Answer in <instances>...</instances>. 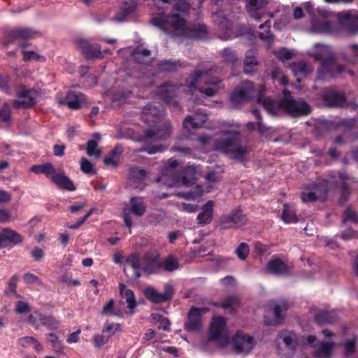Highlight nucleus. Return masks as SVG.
I'll list each match as a JSON object with an SVG mask.
<instances>
[{"label": "nucleus", "instance_id": "obj_1", "mask_svg": "<svg viewBox=\"0 0 358 358\" xmlns=\"http://www.w3.org/2000/svg\"><path fill=\"white\" fill-rule=\"evenodd\" d=\"M151 22L172 37L193 40H204L208 37L205 24H188L187 20L178 13L166 14L161 12L152 18Z\"/></svg>", "mask_w": 358, "mask_h": 358}, {"label": "nucleus", "instance_id": "obj_2", "mask_svg": "<svg viewBox=\"0 0 358 358\" xmlns=\"http://www.w3.org/2000/svg\"><path fill=\"white\" fill-rule=\"evenodd\" d=\"M126 263L134 270H141L148 273H155L162 267L159 253L157 251H148L141 259L140 255L133 252L125 259Z\"/></svg>", "mask_w": 358, "mask_h": 358}, {"label": "nucleus", "instance_id": "obj_3", "mask_svg": "<svg viewBox=\"0 0 358 358\" xmlns=\"http://www.w3.org/2000/svg\"><path fill=\"white\" fill-rule=\"evenodd\" d=\"M215 147L219 152L240 162H243L249 152L248 148L242 145L241 139L238 135L220 138L215 141Z\"/></svg>", "mask_w": 358, "mask_h": 358}, {"label": "nucleus", "instance_id": "obj_4", "mask_svg": "<svg viewBox=\"0 0 358 358\" xmlns=\"http://www.w3.org/2000/svg\"><path fill=\"white\" fill-rule=\"evenodd\" d=\"M208 70H194L190 75L189 86L196 87L198 82L202 80L203 85L200 86L199 90L201 93L207 96H214L220 89L222 80L217 77H208L209 71Z\"/></svg>", "mask_w": 358, "mask_h": 358}, {"label": "nucleus", "instance_id": "obj_5", "mask_svg": "<svg viewBox=\"0 0 358 358\" xmlns=\"http://www.w3.org/2000/svg\"><path fill=\"white\" fill-rule=\"evenodd\" d=\"M280 106L286 113L293 117L307 116L311 113L310 106L303 99H294L291 96V92L287 90L282 91V99L280 100Z\"/></svg>", "mask_w": 358, "mask_h": 358}, {"label": "nucleus", "instance_id": "obj_6", "mask_svg": "<svg viewBox=\"0 0 358 358\" xmlns=\"http://www.w3.org/2000/svg\"><path fill=\"white\" fill-rule=\"evenodd\" d=\"M275 343L279 355L282 358H289L299 345V340L293 331L283 330L278 333Z\"/></svg>", "mask_w": 358, "mask_h": 358}, {"label": "nucleus", "instance_id": "obj_7", "mask_svg": "<svg viewBox=\"0 0 358 358\" xmlns=\"http://www.w3.org/2000/svg\"><path fill=\"white\" fill-rule=\"evenodd\" d=\"M255 85L250 81H243L241 85L235 87L230 94L229 101L234 108L240 107L243 103L249 102L253 96Z\"/></svg>", "mask_w": 358, "mask_h": 358}, {"label": "nucleus", "instance_id": "obj_8", "mask_svg": "<svg viewBox=\"0 0 358 358\" xmlns=\"http://www.w3.org/2000/svg\"><path fill=\"white\" fill-rule=\"evenodd\" d=\"M345 66L338 64L333 57L324 59L317 69V79L329 80L344 72Z\"/></svg>", "mask_w": 358, "mask_h": 358}, {"label": "nucleus", "instance_id": "obj_9", "mask_svg": "<svg viewBox=\"0 0 358 358\" xmlns=\"http://www.w3.org/2000/svg\"><path fill=\"white\" fill-rule=\"evenodd\" d=\"M38 95V92L34 88L27 89L24 85H20L16 92L19 99L14 100L13 106L15 108H31L37 103Z\"/></svg>", "mask_w": 358, "mask_h": 358}, {"label": "nucleus", "instance_id": "obj_10", "mask_svg": "<svg viewBox=\"0 0 358 358\" xmlns=\"http://www.w3.org/2000/svg\"><path fill=\"white\" fill-rule=\"evenodd\" d=\"M247 223L246 215L243 214L240 207L233 209L229 214L222 215L219 221L221 229L239 228Z\"/></svg>", "mask_w": 358, "mask_h": 358}, {"label": "nucleus", "instance_id": "obj_11", "mask_svg": "<svg viewBox=\"0 0 358 358\" xmlns=\"http://www.w3.org/2000/svg\"><path fill=\"white\" fill-rule=\"evenodd\" d=\"M210 311L208 307H191L185 323V329L189 332L200 331L202 328V315Z\"/></svg>", "mask_w": 358, "mask_h": 358}, {"label": "nucleus", "instance_id": "obj_12", "mask_svg": "<svg viewBox=\"0 0 358 358\" xmlns=\"http://www.w3.org/2000/svg\"><path fill=\"white\" fill-rule=\"evenodd\" d=\"M75 43L87 59L95 60L103 59V55L99 44L92 43L90 40L82 38L76 39Z\"/></svg>", "mask_w": 358, "mask_h": 358}, {"label": "nucleus", "instance_id": "obj_13", "mask_svg": "<svg viewBox=\"0 0 358 358\" xmlns=\"http://www.w3.org/2000/svg\"><path fill=\"white\" fill-rule=\"evenodd\" d=\"M180 85L172 81H166L157 89V94L160 99L173 108L178 107V103L174 99Z\"/></svg>", "mask_w": 358, "mask_h": 358}, {"label": "nucleus", "instance_id": "obj_14", "mask_svg": "<svg viewBox=\"0 0 358 358\" xmlns=\"http://www.w3.org/2000/svg\"><path fill=\"white\" fill-rule=\"evenodd\" d=\"M255 344L253 337L243 331H238L232 338L234 350L237 354H248L254 348Z\"/></svg>", "mask_w": 358, "mask_h": 358}, {"label": "nucleus", "instance_id": "obj_15", "mask_svg": "<svg viewBox=\"0 0 358 358\" xmlns=\"http://www.w3.org/2000/svg\"><path fill=\"white\" fill-rule=\"evenodd\" d=\"M144 296L145 298L153 303L158 304L166 302L173 298L174 294L173 287L170 284L164 286V292L159 293L154 287H148L144 290Z\"/></svg>", "mask_w": 358, "mask_h": 358}, {"label": "nucleus", "instance_id": "obj_16", "mask_svg": "<svg viewBox=\"0 0 358 358\" xmlns=\"http://www.w3.org/2000/svg\"><path fill=\"white\" fill-rule=\"evenodd\" d=\"M196 167L188 165L183 168L180 174L175 176V179L172 182H168L167 185L169 186L184 185L189 187L196 182Z\"/></svg>", "mask_w": 358, "mask_h": 358}, {"label": "nucleus", "instance_id": "obj_17", "mask_svg": "<svg viewBox=\"0 0 358 358\" xmlns=\"http://www.w3.org/2000/svg\"><path fill=\"white\" fill-rule=\"evenodd\" d=\"M337 17L339 23L350 35L358 34V13L341 12L338 13Z\"/></svg>", "mask_w": 358, "mask_h": 358}, {"label": "nucleus", "instance_id": "obj_18", "mask_svg": "<svg viewBox=\"0 0 358 358\" xmlns=\"http://www.w3.org/2000/svg\"><path fill=\"white\" fill-rule=\"evenodd\" d=\"M38 31L31 28L15 29L8 31L3 42V47L6 48L9 44L13 43L17 39H29L37 35Z\"/></svg>", "mask_w": 358, "mask_h": 358}, {"label": "nucleus", "instance_id": "obj_19", "mask_svg": "<svg viewBox=\"0 0 358 358\" xmlns=\"http://www.w3.org/2000/svg\"><path fill=\"white\" fill-rule=\"evenodd\" d=\"M171 133V124L169 122H164L157 125L155 129H148L145 131L144 139L154 141L165 140Z\"/></svg>", "mask_w": 358, "mask_h": 358}, {"label": "nucleus", "instance_id": "obj_20", "mask_svg": "<svg viewBox=\"0 0 358 358\" xmlns=\"http://www.w3.org/2000/svg\"><path fill=\"white\" fill-rule=\"evenodd\" d=\"M322 100L327 106H343L346 102V97L343 93L338 92L336 90L327 88L322 94Z\"/></svg>", "mask_w": 358, "mask_h": 358}, {"label": "nucleus", "instance_id": "obj_21", "mask_svg": "<svg viewBox=\"0 0 358 358\" xmlns=\"http://www.w3.org/2000/svg\"><path fill=\"white\" fill-rule=\"evenodd\" d=\"M162 106L157 103H149L143 109L142 119L145 122H152L157 123V120L163 115Z\"/></svg>", "mask_w": 358, "mask_h": 358}, {"label": "nucleus", "instance_id": "obj_22", "mask_svg": "<svg viewBox=\"0 0 358 358\" xmlns=\"http://www.w3.org/2000/svg\"><path fill=\"white\" fill-rule=\"evenodd\" d=\"M51 180L59 189L69 192L76 189V186L73 180L63 171L53 175L51 177Z\"/></svg>", "mask_w": 358, "mask_h": 358}, {"label": "nucleus", "instance_id": "obj_23", "mask_svg": "<svg viewBox=\"0 0 358 358\" xmlns=\"http://www.w3.org/2000/svg\"><path fill=\"white\" fill-rule=\"evenodd\" d=\"M338 178L341 182V193L338 200V204L341 206H343L349 200L350 196L351 194L350 186L348 180H352L353 182H355L356 180L354 178H350L349 176L345 172H340L338 173Z\"/></svg>", "mask_w": 358, "mask_h": 358}, {"label": "nucleus", "instance_id": "obj_24", "mask_svg": "<svg viewBox=\"0 0 358 358\" xmlns=\"http://www.w3.org/2000/svg\"><path fill=\"white\" fill-rule=\"evenodd\" d=\"M85 102L86 96L85 94L73 91L68 92L64 100V103L71 110L81 108Z\"/></svg>", "mask_w": 358, "mask_h": 358}, {"label": "nucleus", "instance_id": "obj_25", "mask_svg": "<svg viewBox=\"0 0 358 358\" xmlns=\"http://www.w3.org/2000/svg\"><path fill=\"white\" fill-rule=\"evenodd\" d=\"M214 201H208L201 208V211L197 215V223L201 227L206 226L211 223L213 217Z\"/></svg>", "mask_w": 358, "mask_h": 358}, {"label": "nucleus", "instance_id": "obj_26", "mask_svg": "<svg viewBox=\"0 0 358 358\" xmlns=\"http://www.w3.org/2000/svg\"><path fill=\"white\" fill-rule=\"evenodd\" d=\"M22 236L16 231L8 228L3 229L0 231V248H5L8 243L17 245L22 242Z\"/></svg>", "mask_w": 358, "mask_h": 358}, {"label": "nucleus", "instance_id": "obj_27", "mask_svg": "<svg viewBox=\"0 0 358 358\" xmlns=\"http://www.w3.org/2000/svg\"><path fill=\"white\" fill-rule=\"evenodd\" d=\"M226 327V320L223 317L213 318L209 330V339L219 341L222 338V333Z\"/></svg>", "mask_w": 358, "mask_h": 358}, {"label": "nucleus", "instance_id": "obj_28", "mask_svg": "<svg viewBox=\"0 0 358 358\" xmlns=\"http://www.w3.org/2000/svg\"><path fill=\"white\" fill-rule=\"evenodd\" d=\"M185 66L179 60L161 59L157 63V69L160 73H175Z\"/></svg>", "mask_w": 358, "mask_h": 358}, {"label": "nucleus", "instance_id": "obj_29", "mask_svg": "<svg viewBox=\"0 0 358 358\" xmlns=\"http://www.w3.org/2000/svg\"><path fill=\"white\" fill-rule=\"evenodd\" d=\"M178 166V162L177 160L173 159V158L169 159L166 163L164 165L162 170V176L158 179V181H163L164 183H166V178L171 177L170 182H172L175 179V176H178L176 169Z\"/></svg>", "mask_w": 358, "mask_h": 358}, {"label": "nucleus", "instance_id": "obj_30", "mask_svg": "<svg viewBox=\"0 0 358 358\" xmlns=\"http://www.w3.org/2000/svg\"><path fill=\"white\" fill-rule=\"evenodd\" d=\"M287 310L286 303L282 305H275L273 308L274 318L269 320L267 316H264V322L266 325H278L282 324L285 319V313Z\"/></svg>", "mask_w": 358, "mask_h": 358}, {"label": "nucleus", "instance_id": "obj_31", "mask_svg": "<svg viewBox=\"0 0 358 358\" xmlns=\"http://www.w3.org/2000/svg\"><path fill=\"white\" fill-rule=\"evenodd\" d=\"M206 114H196L187 116L183 121V127L187 129L201 128L207 121Z\"/></svg>", "mask_w": 358, "mask_h": 358}, {"label": "nucleus", "instance_id": "obj_32", "mask_svg": "<svg viewBox=\"0 0 358 358\" xmlns=\"http://www.w3.org/2000/svg\"><path fill=\"white\" fill-rule=\"evenodd\" d=\"M315 321L320 325L333 324L336 322L338 319L337 313L332 310H320L315 313Z\"/></svg>", "mask_w": 358, "mask_h": 358}, {"label": "nucleus", "instance_id": "obj_33", "mask_svg": "<svg viewBox=\"0 0 358 358\" xmlns=\"http://www.w3.org/2000/svg\"><path fill=\"white\" fill-rule=\"evenodd\" d=\"M267 270L269 273L275 275L286 274L289 272V268L286 263L278 257L268 263Z\"/></svg>", "mask_w": 358, "mask_h": 358}, {"label": "nucleus", "instance_id": "obj_34", "mask_svg": "<svg viewBox=\"0 0 358 358\" xmlns=\"http://www.w3.org/2000/svg\"><path fill=\"white\" fill-rule=\"evenodd\" d=\"M146 210V205L141 197L133 196L130 199L129 211L138 217L143 216Z\"/></svg>", "mask_w": 358, "mask_h": 358}, {"label": "nucleus", "instance_id": "obj_35", "mask_svg": "<svg viewBox=\"0 0 358 358\" xmlns=\"http://www.w3.org/2000/svg\"><path fill=\"white\" fill-rule=\"evenodd\" d=\"M247 8L251 17L255 20H259L261 17L258 10L263 8L268 2V0H246Z\"/></svg>", "mask_w": 358, "mask_h": 358}, {"label": "nucleus", "instance_id": "obj_36", "mask_svg": "<svg viewBox=\"0 0 358 358\" xmlns=\"http://www.w3.org/2000/svg\"><path fill=\"white\" fill-rule=\"evenodd\" d=\"M318 200H324L327 198L329 186L327 180H322L308 185Z\"/></svg>", "mask_w": 358, "mask_h": 358}, {"label": "nucleus", "instance_id": "obj_37", "mask_svg": "<svg viewBox=\"0 0 358 358\" xmlns=\"http://www.w3.org/2000/svg\"><path fill=\"white\" fill-rule=\"evenodd\" d=\"M258 62L254 55L253 51L248 50L245 54L243 62V72L245 74H250L255 71Z\"/></svg>", "mask_w": 358, "mask_h": 358}, {"label": "nucleus", "instance_id": "obj_38", "mask_svg": "<svg viewBox=\"0 0 358 358\" xmlns=\"http://www.w3.org/2000/svg\"><path fill=\"white\" fill-rule=\"evenodd\" d=\"M335 344L334 342H322L315 352L316 358H329Z\"/></svg>", "mask_w": 358, "mask_h": 358}, {"label": "nucleus", "instance_id": "obj_39", "mask_svg": "<svg viewBox=\"0 0 358 358\" xmlns=\"http://www.w3.org/2000/svg\"><path fill=\"white\" fill-rule=\"evenodd\" d=\"M122 153V148L121 146H115L103 159L106 165H110L113 167L117 166L120 157Z\"/></svg>", "mask_w": 358, "mask_h": 358}, {"label": "nucleus", "instance_id": "obj_40", "mask_svg": "<svg viewBox=\"0 0 358 358\" xmlns=\"http://www.w3.org/2000/svg\"><path fill=\"white\" fill-rule=\"evenodd\" d=\"M120 292L122 297L125 298L127 306L129 309L133 310L136 306V301L134 294L131 289H127L123 283H120Z\"/></svg>", "mask_w": 358, "mask_h": 358}, {"label": "nucleus", "instance_id": "obj_41", "mask_svg": "<svg viewBox=\"0 0 358 358\" xmlns=\"http://www.w3.org/2000/svg\"><path fill=\"white\" fill-rule=\"evenodd\" d=\"M214 20L216 22L220 30L227 34L231 28V22L226 16L223 15L222 12H216L214 15Z\"/></svg>", "mask_w": 358, "mask_h": 358}, {"label": "nucleus", "instance_id": "obj_42", "mask_svg": "<svg viewBox=\"0 0 358 358\" xmlns=\"http://www.w3.org/2000/svg\"><path fill=\"white\" fill-rule=\"evenodd\" d=\"M313 29L320 33H330L334 31V24L330 20H315L313 22Z\"/></svg>", "mask_w": 358, "mask_h": 358}, {"label": "nucleus", "instance_id": "obj_43", "mask_svg": "<svg viewBox=\"0 0 358 358\" xmlns=\"http://www.w3.org/2000/svg\"><path fill=\"white\" fill-rule=\"evenodd\" d=\"M257 103H261L269 114L274 115L277 113L278 106L276 103L271 97H264L259 95L257 98Z\"/></svg>", "mask_w": 358, "mask_h": 358}, {"label": "nucleus", "instance_id": "obj_44", "mask_svg": "<svg viewBox=\"0 0 358 358\" xmlns=\"http://www.w3.org/2000/svg\"><path fill=\"white\" fill-rule=\"evenodd\" d=\"M282 220L287 224L296 223L299 221L295 210L289 204H284Z\"/></svg>", "mask_w": 358, "mask_h": 358}, {"label": "nucleus", "instance_id": "obj_45", "mask_svg": "<svg viewBox=\"0 0 358 358\" xmlns=\"http://www.w3.org/2000/svg\"><path fill=\"white\" fill-rule=\"evenodd\" d=\"M151 55L150 50L144 48L141 45L137 46L132 52V56L134 60L138 64H145V57H148Z\"/></svg>", "mask_w": 358, "mask_h": 358}, {"label": "nucleus", "instance_id": "obj_46", "mask_svg": "<svg viewBox=\"0 0 358 358\" xmlns=\"http://www.w3.org/2000/svg\"><path fill=\"white\" fill-rule=\"evenodd\" d=\"M220 55L225 64L234 65L238 61L237 53L230 48H224Z\"/></svg>", "mask_w": 358, "mask_h": 358}, {"label": "nucleus", "instance_id": "obj_47", "mask_svg": "<svg viewBox=\"0 0 358 358\" xmlns=\"http://www.w3.org/2000/svg\"><path fill=\"white\" fill-rule=\"evenodd\" d=\"M175 195L187 199H196L203 195V189L200 185H196L194 191L178 192Z\"/></svg>", "mask_w": 358, "mask_h": 358}, {"label": "nucleus", "instance_id": "obj_48", "mask_svg": "<svg viewBox=\"0 0 358 358\" xmlns=\"http://www.w3.org/2000/svg\"><path fill=\"white\" fill-rule=\"evenodd\" d=\"M240 305L239 298L237 296L231 295L225 298L223 301L220 303V306L223 309L232 308L234 309Z\"/></svg>", "mask_w": 358, "mask_h": 358}, {"label": "nucleus", "instance_id": "obj_49", "mask_svg": "<svg viewBox=\"0 0 358 358\" xmlns=\"http://www.w3.org/2000/svg\"><path fill=\"white\" fill-rule=\"evenodd\" d=\"M147 175L145 170L138 167H133L129 171L130 178L136 182H141L144 181Z\"/></svg>", "mask_w": 358, "mask_h": 358}, {"label": "nucleus", "instance_id": "obj_50", "mask_svg": "<svg viewBox=\"0 0 358 358\" xmlns=\"http://www.w3.org/2000/svg\"><path fill=\"white\" fill-rule=\"evenodd\" d=\"M271 77L273 80H278L281 85L285 86L288 83L287 78L282 73L281 69L275 67L271 72Z\"/></svg>", "mask_w": 358, "mask_h": 358}, {"label": "nucleus", "instance_id": "obj_51", "mask_svg": "<svg viewBox=\"0 0 358 358\" xmlns=\"http://www.w3.org/2000/svg\"><path fill=\"white\" fill-rule=\"evenodd\" d=\"M293 70L295 74L306 76L310 72V67L305 62H299L293 65Z\"/></svg>", "mask_w": 358, "mask_h": 358}, {"label": "nucleus", "instance_id": "obj_52", "mask_svg": "<svg viewBox=\"0 0 358 358\" xmlns=\"http://www.w3.org/2000/svg\"><path fill=\"white\" fill-rule=\"evenodd\" d=\"M259 28L263 29L266 28L265 33L259 32L258 37L262 41H271L273 39V36L271 32V24L270 21L267 20L264 23L259 24Z\"/></svg>", "mask_w": 358, "mask_h": 358}, {"label": "nucleus", "instance_id": "obj_53", "mask_svg": "<svg viewBox=\"0 0 358 358\" xmlns=\"http://www.w3.org/2000/svg\"><path fill=\"white\" fill-rule=\"evenodd\" d=\"M173 8L182 15H187L189 13L191 5L185 0H178L174 4Z\"/></svg>", "mask_w": 358, "mask_h": 358}, {"label": "nucleus", "instance_id": "obj_54", "mask_svg": "<svg viewBox=\"0 0 358 358\" xmlns=\"http://www.w3.org/2000/svg\"><path fill=\"white\" fill-rule=\"evenodd\" d=\"M301 199L303 203H310L318 200L309 185H307L304 191L301 192Z\"/></svg>", "mask_w": 358, "mask_h": 358}, {"label": "nucleus", "instance_id": "obj_55", "mask_svg": "<svg viewBox=\"0 0 358 358\" xmlns=\"http://www.w3.org/2000/svg\"><path fill=\"white\" fill-rule=\"evenodd\" d=\"M10 76L7 74H0V90L6 94H10Z\"/></svg>", "mask_w": 358, "mask_h": 358}, {"label": "nucleus", "instance_id": "obj_56", "mask_svg": "<svg viewBox=\"0 0 358 358\" xmlns=\"http://www.w3.org/2000/svg\"><path fill=\"white\" fill-rule=\"evenodd\" d=\"M352 55L349 56L346 52H342L343 59L351 64H355L358 59V45L353 44L350 46Z\"/></svg>", "mask_w": 358, "mask_h": 358}, {"label": "nucleus", "instance_id": "obj_57", "mask_svg": "<svg viewBox=\"0 0 358 358\" xmlns=\"http://www.w3.org/2000/svg\"><path fill=\"white\" fill-rule=\"evenodd\" d=\"M98 143L96 140H89L87 143V153L89 156L99 157L101 151L97 149Z\"/></svg>", "mask_w": 358, "mask_h": 358}, {"label": "nucleus", "instance_id": "obj_58", "mask_svg": "<svg viewBox=\"0 0 358 358\" xmlns=\"http://www.w3.org/2000/svg\"><path fill=\"white\" fill-rule=\"evenodd\" d=\"M80 169L83 173L87 174L96 173V170L93 164L85 157H82L80 159Z\"/></svg>", "mask_w": 358, "mask_h": 358}, {"label": "nucleus", "instance_id": "obj_59", "mask_svg": "<svg viewBox=\"0 0 358 358\" xmlns=\"http://www.w3.org/2000/svg\"><path fill=\"white\" fill-rule=\"evenodd\" d=\"M356 338L347 340L344 344V354L345 356H350L353 355L356 352Z\"/></svg>", "mask_w": 358, "mask_h": 358}, {"label": "nucleus", "instance_id": "obj_60", "mask_svg": "<svg viewBox=\"0 0 358 358\" xmlns=\"http://www.w3.org/2000/svg\"><path fill=\"white\" fill-rule=\"evenodd\" d=\"M249 246L245 243H241L236 249V254L241 260H245L249 255Z\"/></svg>", "mask_w": 358, "mask_h": 358}, {"label": "nucleus", "instance_id": "obj_61", "mask_svg": "<svg viewBox=\"0 0 358 358\" xmlns=\"http://www.w3.org/2000/svg\"><path fill=\"white\" fill-rule=\"evenodd\" d=\"M343 222L358 223V215L350 207H348L343 213Z\"/></svg>", "mask_w": 358, "mask_h": 358}, {"label": "nucleus", "instance_id": "obj_62", "mask_svg": "<svg viewBox=\"0 0 358 358\" xmlns=\"http://www.w3.org/2000/svg\"><path fill=\"white\" fill-rule=\"evenodd\" d=\"M10 120V107L7 103H4L0 108V122L7 123Z\"/></svg>", "mask_w": 358, "mask_h": 358}, {"label": "nucleus", "instance_id": "obj_63", "mask_svg": "<svg viewBox=\"0 0 358 358\" xmlns=\"http://www.w3.org/2000/svg\"><path fill=\"white\" fill-rule=\"evenodd\" d=\"M59 323V321L52 315H46L43 326L47 327L50 330H55L58 329Z\"/></svg>", "mask_w": 358, "mask_h": 358}, {"label": "nucleus", "instance_id": "obj_64", "mask_svg": "<svg viewBox=\"0 0 358 358\" xmlns=\"http://www.w3.org/2000/svg\"><path fill=\"white\" fill-rule=\"evenodd\" d=\"M15 310L18 314L27 313L31 311V307L27 302L18 301L16 303Z\"/></svg>", "mask_w": 358, "mask_h": 358}]
</instances>
